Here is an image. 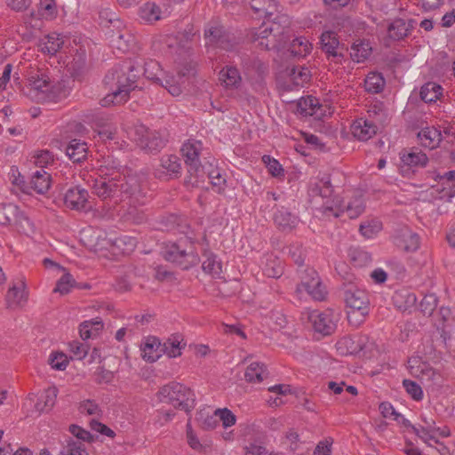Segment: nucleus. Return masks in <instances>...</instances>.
<instances>
[{
	"mask_svg": "<svg viewBox=\"0 0 455 455\" xmlns=\"http://www.w3.org/2000/svg\"><path fill=\"white\" fill-rule=\"evenodd\" d=\"M283 265L279 259L269 257L263 267V273L267 277L278 278L283 275Z\"/></svg>",
	"mask_w": 455,
	"mask_h": 455,
	"instance_id": "79ce46f5",
	"label": "nucleus"
},
{
	"mask_svg": "<svg viewBox=\"0 0 455 455\" xmlns=\"http://www.w3.org/2000/svg\"><path fill=\"white\" fill-rule=\"evenodd\" d=\"M180 79L181 78H179V76H175L169 75L164 71L162 81H159L157 84L166 88L172 95L176 96L180 95L181 92V88L180 86Z\"/></svg>",
	"mask_w": 455,
	"mask_h": 455,
	"instance_id": "a19ab883",
	"label": "nucleus"
},
{
	"mask_svg": "<svg viewBox=\"0 0 455 455\" xmlns=\"http://www.w3.org/2000/svg\"><path fill=\"white\" fill-rule=\"evenodd\" d=\"M385 86V79L379 73H370L364 80V87L368 92L379 93Z\"/></svg>",
	"mask_w": 455,
	"mask_h": 455,
	"instance_id": "4c0bfd02",
	"label": "nucleus"
},
{
	"mask_svg": "<svg viewBox=\"0 0 455 455\" xmlns=\"http://www.w3.org/2000/svg\"><path fill=\"white\" fill-rule=\"evenodd\" d=\"M89 193L86 189L80 186L69 188L64 196V204L76 211H88L92 209V205L88 200Z\"/></svg>",
	"mask_w": 455,
	"mask_h": 455,
	"instance_id": "9b49d317",
	"label": "nucleus"
},
{
	"mask_svg": "<svg viewBox=\"0 0 455 455\" xmlns=\"http://www.w3.org/2000/svg\"><path fill=\"white\" fill-rule=\"evenodd\" d=\"M62 455H88L84 445L81 442L70 441L61 451Z\"/></svg>",
	"mask_w": 455,
	"mask_h": 455,
	"instance_id": "052dcab7",
	"label": "nucleus"
},
{
	"mask_svg": "<svg viewBox=\"0 0 455 455\" xmlns=\"http://www.w3.org/2000/svg\"><path fill=\"white\" fill-rule=\"evenodd\" d=\"M401 160L404 165L411 168L425 167L428 162L427 155L417 148H411L409 152L403 150L401 153Z\"/></svg>",
	"mask_w": 455,
	"mask_h": 455,
	"instance_id": "412c9836",
	"label": "nucleus"
},
{
	"mask_svg": "<svg viewBox=\"0 0 455 455\" xmlns=\"http://www.w3.org/2000/svg\"><path fill=\"white\" fill-rule=\"evenodd\" d=\"M311 77L310 71L305 67H295L291 70L290 78L296 86H303Z\"/></svg>",
	"mask_w": 455,
	"mask_h": 455,
	"instance_id": "49530a36",
	"label": "nucleus"
},
{
	"mask_svg": "<svg viewBox=\"0 0 455 455\" xmlns=\"http://www.w3.org/2000/svg\"><path fill=\"white\" fill-rule=\"evenodd\" d=\"M394 305L401 311H405L413 307L417 301L416 295L408 291H395L392 297Z\"/></svg>",
	"mask_w": 455,
	"mask_h": 455,
	"instance_id": "7c9ffc66",
	"label": "nucleus"
},
{
	"mask_svg": "<svg viewBox=\"0 0 455 455\" xmlns=\"http://www.w3.org/2000/svg\"><path fill=\"white\" fill-rule=\"evenodd\" d=\"M220 80L227 89H238L242 84L239 70L234 66H226L220 71Z\"/></svg>",
	"mask_w": 455,
	"mask_h": 455,
	"instance_id": "6ab92c4d",
	"label": "nucleus"
},
{
	"mask_svg": "<svg viewBox=\"0 0 455 455\" xmlns=\"http://www.w3.org/2000/svg\"><path fill=\"white\" fill-rule=\"evenodd\" d=\"M162 343L156 337L148 338L142 348V357L148 362H156L161 356Z\"/></svg>",
	"mask_w": 455,
	"mask_h": 455,
	"instance_id": "c756f323",
	"label": "nucleus"
},
{
	"mask_svg": "<svg viewBox=\"0 0 455 455\" xmlns=\"http://www.w3.org/2000/svg\"><path fill=\"white\" fill-rule=\"evenodd\" d=\"M49 363L52 369L64 371L68 364V360L63 353H52L49 357Z\"/></svg>",
	"mask_w": 455,
	"mask_h": 455,
	"instance_id": "6e6d98bb",
	"label": "nucleus"
},
{
	"mask_svg": "<svg viewBox=\"0 0 455 455\" xmlns=\"http://www.w3.org/2000/svg\"><path fill=\"white\" fill-rule=\"evenodd\" d=\"M57 395L58 389L55 387H51L44 390L38 397L35 405L36 411L39 412L51 411L55 404Z\"/></svg>",
	"mask_w": 455,
	"mask_h": 455,
	"instance_id": "bb28decb",
	"label": "nucleus"
},
{
	"mask_svg": "<svg viewBox=\"0 0 455 455\" xmlns=\"http://www.w3.org/2000/svg\"><path fill=\"white\" fill-rule=\"evenodd\" d=\"M19 207L13 204H0V225H12L18 216Z\"/></svg>",
	"mask_w": 455,
	"mask_h": 455,
	"instance_id": "58836bf2",
	"label": "nucleus"
},
{
	"mask_svg": "<svg viewBox=\"0 0 455 455\" xmlns=\"http://www.w3.org/2000/svg\"><path fill=\"white\" fill-rule=\"evenodd\" d=\"M307 319L314 330L324 336L331 335L337 328V315L331 309L313 310L307 314Z\"/></svg>",
	"mask_w": 455,
	"mask_h": 455,
	"instance_id": "1a4fd4ad",
	"label": "nucleus"
},
{
	"mask_svg": "<svg viewBox=\"0 0 455 455\" xmlns=\"http://www.w3.org/2000/svg\"><path fill=\"white\" fill-rule=\"evenodd\" d=\"M186 345L183 336L180 333H174L162 343L161 352L166 354L170 358L177 357L181 355V350L185 348Z\"/></svg>",
	"mask_w": 455,
	"mask_h": 455,
	"instance_id": "a211bd4d",
	"label": "nucleus"
},
{
	"mask_svg": "<svg viewBox=\"0 0 455 455\" xmlns=\"http://www.w3.org/2000/svg\"><path fill=\"white\" fill-rule=\"evenodd\" d=\"M312 49L311 44L305 37H296L290 44L289 52L294 57H305Z\"/></svg>",
	"mask_w": 455,
	"mask_h": 455,
	"instance_id": "e433bc0d",
	"label": "nucleus"
},
{
	"mask_svg": "<svg viewBox=\"0 0 455 455\" xmlns=\"http://www.w3.org/2000/svg\"><path fill=\"white\" fill-rule=\"evenodd\" d=\"M276 11V8L274 9V12ZM268 23L267 25L273 28L274 36H277L281 38L283 42L284 36L289 32V28L291 25L290 17L284 13H275L270 19H267Z\"/></svg>",
	"mask_w": 455,
	"mask_h": 455,
	"instance_id": "dca6fc26",
	"label": "nucleus"
},
{
	"mask_svg": "<svg viewBox=\"0 0 455 455\" xmlns=\"http://www.w3.org/2000/svg\"><path fill=\"white\" fill-rule=\"evenodd\" d=\"M69 431L73 435H75L79 440L85 441L88 443L94 442V436L89 431L82 428L77 425H71L69 427Z\"/></svg>",
	"mask_w": 455,
	"mask_h": 455,
	"instance_id": "338daca9",
	"label": "nucleus"
},
{
	"mask_svg": "<svg viewBox=\"0 0 455 455\" xmlns=\"http://www.w3.org/2000/svg\"><path fill=\"white\" fill-rule=\"evenodd\" d=\"M215 414L217 415L219 421H222L224 427H229L235 424V415L228 408L217 409L215 411Z\"/></svg>",
	"mask_w": 455,
	"mask_h": 455,
	"instance_id": "bf43d9fd",
	"label": "nucleus"
},
{
	"mask_svg": "<svg viewBox=\"0 0 455 455\" xmlns=\"http://www.w3.org/2000/svg\"><path fill=\"white\" fill-rule=\"evenodd\" d=\"M27 300V292L25 291V283L20 282L18 284L12 285L7 291L6 303L9 307L20 306Z\"/></svg>",
	"mask_w": 455,
	"mask_h": 455,
	"instance_id": "a878e982",
	"label": "nucleus"
},
{
	"mask_svg": "<svg viewBox=\"0 0 455 455\" xmlns=\"http://www.w3.org/2000/svg\"><path fill=\"white\" fill-rule=\"evenodd\" d=\"M421 420L424 425L413 427L412 432L425 443L432 447L430 441L438 443V439L436 438V431L439 430V427H436L435 421L432 418L422 417Z\"/></svg>",
	"mask_w": 455,
	"mask_h": 455,
	"instance_id": "4468645a",
	"label": "nucleus"
},
{
	"mask_svg": "<svg viewBox=\"0 0 455 455\" xmlns=\"http://www.w3.org/2000/svg\"><path fill=\"white\" fill-rule=\"evenodd\" d=\"M100 25L104 28H109L113 26L114 28H119L122 25V22L119 19L116 17V13L112 12L108 10H103L100 12Z\"/></svg>",
	"mask_w": 455,
	"mask_h": 455,
	"instance_id": "864d4df0",
	"label": "nucleus"
},
{
	"mask_svg": "<svg viewBox=\"0 0 455 455\" xmlns=\"http://www.w3.org/2000/svg\"><path fill=\"white\" fill-rule=\"evenodd\" d=\"M160 162V165L164 171L156 170L155 172L156 177L162 178L164 173L170 177H178L180 174L181 164L180 159L177 156L164 155L161 157Z\"/></svg>",
	"mask_w": 455,
	"mask_h": 455,
	"instance_id": "2eb2a0df",
	"label": "nucleus"
},
{
	"mask_svg": "<svg viewBox=\"0 0 455 455\" xmlns=\"http://www.w3.org/2000/svg\"><path fill=\"white\" fill-rule=\"evenodd\" d=\"M284 438L286 441L289 442V450L291 452H295L299 449L300 446V441H299V435L297 431H295L293 428L289 429L285 435Z\"/></svg>",
	"mask_w": 455,
	"mask_h": 455,
	"instance_id": "774afa93",
	"label": "nucleus"
},
{
	"mask_svg": "<svg viewBox=\"0 0 455 455\" xmlns=\"http://www.w3.org/2000/svg\"><path fill=\"white\" fill-rule=\"evenodd\" d=\"M203 271L213 277H220L222 274V263L218 259V256L212 251L204 250L203 252Z\"/></svg>",
	"mask_w": 455,
	"mask_h": 455,
	"instance_id": "aec40b11",
	"label": "nucleus"
},
{
	"mask_svg": "<svg viewBox=\"0 0 455 455\" xmlns=\"http://www.w3.org/2000/svg\"><path fill=\"white\" fill-rule=\"evenodd\" d=\"M251 7L256 13L262 12L265 13L266 19H270L274 15V9H275L276 4L275 1L268 0V5L265 7L260 5L259 0H251Z\"/></svg>",
	"mask_w": 455,
	"mask_h": 455,
	"instance_id": "13d9d810",
	"label": "nucleus"
},
{
	"mask_svg": "<svg viewBox=\"0 0 455 455\" xmlns=\"http://www.w3.org/2000/svg\"><path fill=\"white\" fill-rule=\"evenodd\" d=\"M75 283L73 276L69 273H65L57 282L56 287L53 291L55 292H60V294H67L75 285Z\"/></svg>",
	"mask_w": 455,
	"mask_h": 455,
	"instance_id": "603ef678",
	"label": "nucleus"
},
{
	"mask_svg": "<svg viewBox=\"0 0 455 455\" xmlns=\"http://www.w3.org/2000/svg\"><path fill=\"white\" fill-rule=\"evenodd\" d=\"M45 39L42 51L51 55L56 54L64 44V36L57 33L49 34Z\"/></svg>",
	"mask_w": 455,
	"mask_h": 455,
	"instance_id": "c9c22d12",
	"label": "nucleus"
},
{
	"mask_svg": "<svg viewBox=\"0 0 455 455\" xmlns=\"http://www.w3.org/2000/svg\"><path fill=\"white\" fill-rule=\"evenodd\" d=\"M163 258L182 269H189L200 262L194 242L188 236L174 242H166L161 249Z\"/></svg>",
	"mask_w": 455,
	"mask_h": 455,
	"instance_id": "7ed1b4c3",
	"label": "nucleus"
},
{
	"mask_svg": "<svg viewBox=\"0 0 455 455\" xmlns=\"http://www.w3.org/2000/svg\"><path fill=\"white\" fill-rule=\"evenodd\" d=\"M409 25L403 19H396L388 25L387 35L392 40L398 41L408 36Z\"/></svg>",
	"mask_w": 455,
	"mask_h": 455,
	"instance_id": "2f4dec72",
	"label": "nucleus"
},
{
	"mask_svg": "<svg viewBox=\"0 0 455 455\" xmlns=\"http://www.w3.org/2000/svg\"><path fill=\"white\" fill-rule=\"evenodd\" d=\"M393 242L397 248L407 252L415 251L420 243L419 235L406 226L395 231Z\"/></svg>",
	"mask_w": 455,
	"mask_h": 455,
	"instance_id": "f8f14e48",
	"label": "nucleus"
},
{
	"mask_svg": "<svg viewBox=\"0 0 455 455\" xmlns=\"http://www.w3.org/2000/svg\"><path fill=\"white\" fill-rule=\"evenodd\" d=\"M347 307L351 310L347 312V319L350 323L354 321L361 323L369 314L370 299L364 290L360 289L354 282V277L345 278L339 288Z\"/></svg>",
	"mask_w": 455,
	"mask_h": 455,
	"instance_id": "20e7f679",
	"label": "nucleus"
},
{
	"mask_svg": "<svg viewBox=\"0 0 455 455\" xmlns=\"http://www.w3.org/2000/svg\"><path fill=\"white\" fill-rule=\"evenodd\" d=\"M204 36L208 43L225 50H229L234 45V38L225 31L223 26L217 22L209 24L204 30Z\"/></svg>",
	"mask_w": 455,
	"mask_h": 455,
	"instance_id": "ddd939ff",
	"label": "nucleus"
},
{
	"mask_svg": "<svg viewBox=\"0 0 455 455\" xmlns=\"http://www.w3.org/2000/svg\"><path fill=\"white\" fill-rule=\"evenodd\" d=\"M317 100L312 96L307 98H301L298 102V109L300 114L305 116L316 115V108H319Z\"/></svg>",
	"mask_w": 455,
	"mask_h": 455,
	"instance_id": "a18cd8bd",
	"label": "nucleus"
},
{
	"mask_svg": "<svg viewBox=\"0 0 455 455\" xmlns=\"http://www.w3.org/2000/svg\"><path fill=\"white\" fill-rule=\"evenodd\" d=\"M381 229V224L379 221H372L360 225V233L366 238L372 237Z\"/></svg>",
	"mask_w": 455,
	"mask_h": 455,
	"instance_id": "69168bd1",
	"label": "nucleus"
},
{
	"mask_svg": "<svg viewBox=\"0 0 455 455\" xmlns=\"http://www.w3.org/2000/svg\"><path fill=\"white\" fill-rule=\"evenodd\" d=\"M136 134L139 136V146L149 153L158 152L165 146V139L159 132L141 125L137 128Z\"/></svg>",
	"mask_w": 455,
	"mask_h": 455,
	"instance_id": "9d476101",
	"label": "nucleus"
},
{
	"mask_svg": "<svg viewBox=\"0 0 455 455\" xmlns=\"http://www.w3.org/2000/svg\"><path fill=\"white\" fill-rule=\"evenodd\" d=\"M403 387L406 392L411 396L415 401H420L423 398V391L421 387L415 381L411 379H404L403 381Z\"/></svg>",
	"mask_w": 455,
	"mask_h": 455,
	"instance_id": "5fc2aeb1",
	"label": "nucleus"
},
{
	"mask_svg": "<svg viewBox=\"0 0 455 455\" xmlns=\"http://www.w3.org/2000/svg\"><path fill=\"white\" fill-rule=\"evenodd\" d=\"M302 291H307L314 299L319 301L323 300L327 294L319 277L315 278L314 281L308 283V286L302 288Z\"/></svg>",
	"mask_w": 455,
	"mask_h": 455,
	"instance_id": "c03bdc74",
	"label": "nucleus"
},
{
	"mask_svg": "<svg viewBox=\"0 0 455 455\" xmlns=\"http://www.w3.org/2000/svg\"><path fill=\"white\" fill-rule=\"evenodd\" d=\"M243 64L248 74L255 73L260 79H262L268 72L267 64L257 58L243 59Z\"/></svg>",
	"mask_w": 455,
	"mask_h": 455,
	"instance_id": "72a5a7b5",
	"label": "nucleus"
},
{
	"mask_svg": "<svg viewBox=\"0 0 455 455\" xmlns=\"http://www.w3.org/2000/svg\"><path fill=\"white\" fill-rule=\"evenodd\" d=\"M351 262L356 267H363L371 262V256L365 251L355 249L350 253Z\"/></svg>",
	"mask_w": 455,
	"mask_h": 455,
	"instance_id": "09e8293b",
	"label": "nucleus"
},
{
	"mask_svg": "<svg viewBox=\"0 0 455 455\" xmlns=\"http://www.w3.org/2000/svg\"><path fill=\"white\" fill-rule=\"evenodd\" d=\"M320 43L322 50L328 55V58L332 57L339 61L343 57V54L337 51L339 43L334 33L330 31L323 33Z\"/></svg>",
	"mask_w": 455,
	"mask_h": 455,
	"instance_id": "5701e85b",
	"label": "nucleus"
},
{
	"mask_svg": "<svg viewBox=\"0 0 455 455\" xmlns=\"http://www.w3.org/2000/svg\"><path fill=\"white\" fill-rule=\"evenodd\" d=\"M418 139L422 146L435 148L442 141V133L434 126L426 127L418 132Z\"/></svg>",
	"mask_w": 455,
	"mask_h": 455,
	"instance_id": "b1692460",
	"label": "nucleus"
},
{
	"mask_svg": "<svg viewBox=\"0 0 455 455\" xmlns=\"http://www.w3.org/2000/svg\"><path fill=\"white\" fill-rule=\"evenodd\" d=\"M351 131L354 137L365 141L376 134L377 126L371 121L360 118L353 123Z\"/></svg>",
	"mask_w": 455,
	"mask_h": 455,
	"instance_id": "f3484780",
	"label": "nucleus"
},
{
	"mask_svg": "<svg viewBox=\"0 0 455 455\" xmlns=\"http://www.w3.org/2000/svg\"><path fill=\"white\" fill-rule=\"evenodd\" d=\"M27 94L32 100L38 103L53 101L56 98V93L53 91V85L49 76L44 73L39 74V72L29 78Z\"/></svg>",
	"mask_w": 455,
	"mask_h": 455,
	"instance_id": "423d86ee",
	"label": "nucleus"
},
{
	"mask_svg": "<svg viewBox=\"0 0 455 455\" xmlns=\"http://www.w3.org/2000/svg\"><path fill=\"white\" fill-rule=\"evenodd\" d=\"M66 154L73 163H81L87 157V146L80 140H72L66 148Z\"/></svg>",
	"mask_w": 455,
	"mask_h": 455,
	"instance_id": "393cba45",
	"label": "nucleus"
},
{
	"mask_svg": "<svg viewBox=\"0 0 455 455\" xmlns=\"http://www.w3.org/2000/svg\"><path fill=\"white\" fill-rule=\"evenodd\" d=\"M273 28H271V27L268 26L267 22H264L260 28H257L256 31L252 33L251 40L253 43H256L259 39L265 40L268 38H273ZM275 38L278 37L275 36Z\"/></svg>",
	"mask_w": 455,
	"mask_h": 455,
	"instance_id": "e2e57ef3",
	"label": "nucleus"
},
{
	"mask_svg": "<svg viewBox=\"0 0 455 455\" xmlns=\"http://www.w3.org/2000/svg\"><path fill=\"white\" fill-rule=\"evenodd\" d=\"M267 375L266 367L263 363H251L244 373L245 380L252 383H260Z\"/></svg>",
	"mask_w": 455,
	"mask_h": 455,
	"instance_id": "473e14b6",
	"label": "nucleus"
},
{
	"mask_svg": "<svg viewBox=\"0 0 455 455\" xmlns=\"http://www.w3.org/2000/svg\"><path fill=\"white\" fill-rule=\"evenodd\" d=\"M19 232L28 234L33 230V224L30 220L20 210L18 211V216L13 220L12 224Z\"/></svg>",
	"mask_w": 455,
	"mask_h": 455,
	"instance_id": "3c124183",
	"label": "nucleus"
},
{
	"mask_svg": "<svg viewBox=\"0 0 455 455\" xmlns=\"http://www.w3.org/2000/svg\"><path fill=\"white\" fill-rule=\"evenodd\" d=\"M300 283L297 286V291L301 292L302 288L305 286H308L315 278H318L317 272L313 268H305L304 270L299 271Z\"/></svg>",
	"mask_w": 455,
	"mask_h": 455,
	"instance_id": "4d7b16f0",
	"label": "nucleus"
},
{
	"mask_svg": "<svg viewBox=\"0 0 455 455\" xmlns=\"http://www.w3.org/2000/svg\"><path fill=\"white\" fill-rule=\"evenodd\" d=\"M371 48L363 41L355 42L350 49V56L354 61L363 62L371 54Z\"/></svg>",
	"mask_w": 455,
	"mask_h": 455,
	"instance_id": "f704fd0d",
	"label": "nucleus"
},
{
	"mask_svg": "<svg viewBox=\"0 0 455 455\" xmlns=\"http://www.w3.org/2000/svg\"><path fill=\"white\" fill-rule=\"evenodd\" d=\"M443 95V87L435 83L427 82L420 88V99L426 103L435 102Z\"/></svg>",
	"mask_w": 455,
	"mask_h": 455,
	"instance_id": "c85d7f7f",
	"label": "nucleus"
},
{
	"mask_svg": "<svg viewBox=\"0 0 455 455\" xmlns=\"http://www.w3.org/2000/svg\"><path fill=\"white\" fill-rule=\"evenodd\" d=\"M199 427L204 430H212L219 425V419L215 412L212 415L205 414L200 411L196 418Z\"/></svg>",
	"mask_w": 455,
	"mask_h": 455,
	"instance_id": "de8ad7c7",
	"label": "nucleus"
},
{
	"mask_svg": "<svg viewBox=\"0 0 455 455\" xmlns=\"http://www.w3.org/2000/svg\"><path fill=\"white\" fill-rule=\"evenodd\" d=\"M274 221L280 230L290 232L297 226L299 220L295 215L282 208L275 212Z\"/></svg>",
	"mask_w": 455,
	"mask_h": 455,
	"instance_id": "4be33fe9",
	"label": "nucleus"
},
{
	"mask_svg": "<svg viewBox=\"0 0 455 455\" xmlns=\"http://www.w3.org/2000/svg\"><path fill=\"white\" fill-rule=\"evenodd\" d=\"M438 299L434 293L426 294L421 299L419 307L421 312L430 316L437 307Z\"/></svg>",
	"mask_w": 455,
	"mask_h": 455,
	"instance_id": "8fccbe9b",
	"label": "nucleus"
},
{
	"mask_svg": "<svg viewBox=\"0 0 455 455\" xmlns=\"http://www.w3.org/2000/svg\"><path fill=\"white\" fill-rule=\"evenodd\" d=\"M140 17L148 22H155L160 20V8L155 3H146L140 9Z\"/></svg>",
	"mask_w": 455,
	"mask_h": 455,
	"instance_id": "37998d69",
	"label": "nucleus"
},
{
	"mask_svg": "<svg viewBox=\"0 0 455 455\" xmlns=\"http://www.w3.org/2000/svg\"><path fill=\"white\" fill-rule=\"evenodd\" d=\"M157 395L160 402L170 403L174 408L187 412L195 407V395L193 391L178 382H171L164 386L158 391Z\"/></svg>",
	"mask_w": 455,
	"mask_h": 455,
	"instance_id": "39448f33",
	"label": "nucleus"
},
{
	"mask_svg": "<svg viewBox=\"0 0 455 455\" xmlns=\"http://www.w3.org/2000/svg\"><path fill=\"white\" fill-rule=\"evenodd\" d=\"M51 180V175L45 171H36L32 175L30 185L36 193L45 194L50 189Z\"/></svg>",
	"mask_w": 455,
	"mask_h": 455,
	"instance_id": "cd10ccee",
	"label": "nucleus"
},
{
	"mask_svg": "<svg viewBox=\"0 0 455 455\" xmlns=\"http://www.w3.org/2000/svg\"><path fill=\"white\" fill-rule=\"evenodd\" d=\"M93 193L102 200H113L118 204L130 200L131 204L140 203L143 197L140 180L136 176H122L102 178L93 185Z\"/></svg>",
	"mask_w": 455,
	"mask_h": 455,
	"instance_id": "f03ea898",
	"label": "nucleus"
},
{
	"mask_svg": "<svg viewBox=\"0 0 455 455\" xmlns=\"http://www.w3.org/2000/svg\"><path fill=\"white\" fill-rule=\"evenodd\" d=\"M321 211L323 215L335 218H339L346 212L350 219H355L363 212L364 205L361 197L355 198L346 206L342 204V201L339 198L335 197L331 202L327 201L324 203L321 206Z\"/></svg>",
	"mask_w": 455,
	"mask_h": 455,
	"instance_id": "0eeeda50",
	"label": "nucleus"
},
{
	"mask_svg": "<svg viewBox=\"0 0 455 455\" xmlns=\"http://www.w3.org/2000/svg\"><path fill=\"white\" fill-rule=\"evenodd\" d=\"M163 75L164 70L157 61L150 60L145 62L144 76L147 79L152 80L154 83L158 84L159 81H162Z\"/></svg>",
	"mask_w": 455,
	"mask_h": 455,
	"instance_id": "ea45409f",
	"label": "nucleus"
},
{
	"mask_svg": "<svg viewBox=\"0 0 455 455\" xmlns=\"http://www.w3.org/2000/svg\"><path fill=\"white\" fill-rule=\"evenodd\" d=\"M69 351L73 355L72 358L82 360L88 354V346L79 341L73 340L69 342Z\"/></svg>",
	"mask_w": 455,
	"mask_h": 455,
	"instance_id": "680f3d73",
	"label": "nucleus"
},
{
	"mask_svg": "<svg viewBox=\"0 0 455 455\" xmlns=\"http://www.w3.org/2000/svg\"><path fill=\"white\" fill-rule=\"evenodd\" d=\"M263 162L267 164L269 173L274 177L283 175V169L279 162L271 158L269 156H263Z\"/></svg>",
	"mask_w": 455,
	"mask_h": 455,
	"instance_id": "0e129e2a",
	"label": "nucleus"
},
{
	"mask_svg": "<svg viewBox=\"0 0 455 455\" xmlns=\"http://www.w3.org/2000/svg\"><path fill=\"white\" fill-rule=\"evenodd\" d=\"M203 148L200 140L188 141L181 148L182 156L188 167L190 177L199 178L204 172V168L199 161V155Z\"/></svg>",
	"mask_w": 455,
	"mask_h": 455,
	"instance_id": "6e6552de",
	"label": "nucleus"
},
{
	"mask_svg": "<svg viewBox=\"0 0 455 455\" xmlns=\"http://www.w3.org/2000/svg\"><path fill=\"white\" fill-rule=\"evenodd\" d=\"M139 73L131 63L116 65L109 69L104 77V84L109 92L101 100V106L108 107L126 102L131 92L138 87Z\"/></svg>",
	"mask_w": 455,
	"mask_h": 455,
	"instance_id": "f257e3e1",
	"label": "nucleus"
}]
</instances>
